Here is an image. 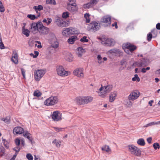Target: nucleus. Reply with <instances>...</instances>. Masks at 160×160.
Segmentation results:
<instances>
[{"label":"nucleus","instance_id":"obj_39","mask_svg":"<svg viewBox=\"0 0 160 160\" xmlns=\"http://www.w3.org/2000/svg\"><path fill=\"white\" fill-rule=\"evenodd\" d=\"M151 32L153 38H155L156 37L157 35V32L155 29L152 30Z\"/></svg>","mask_w":160,"mask_h":160},{"label":"nucleus","instance_id":"obj_26","mask_svg":"<svg viewBox=\"0 0 160 160\" xmlns=\"http://www.w3.org/2000/svg\"><path fill=\"white\" fill-rule=\"evenodd\" d=\"M22 33L28 37L29 35L30 31L28 29H25L24 26H23L22 28Z\"/></svg>","mask_w":160,"mask_h":160},{"label":"nucleus","instance_id":"obj_14","mask_svg":"<svg viewBox=\"0 0 160 160\" xmlns=\"http://www.w3.org/2000/svg\"><path fill=\"white\" fill-rule=\"evenodd\" d=\"M83 69L82 68H77L75 69L73 72V73L75 75L78 77L83 78Z\"/></svg>","mask_w":160,"mask_h":160},{"label":"nucleus","instance_id":"obj_59","mask_svg":"<svg viewBox=\"0 0 160 160\" xmlns=\"http://www.w3.org/2000/svg\"><path fill=\"white\" fill-rule=\"evenodd\" d=\"M99 0H91V2L94 5V6L96 5L98 2Z\"/></svg>","mask_w":160,"mask_h":160},{"label":"nucleus","instance_id":"obj_45","mask_svg":"<svg viewBox=\"0 0 160 160\" xmlns=\"http://www.w3.org/2000/svg\"><path fill=\"white\" fill-rule=\"evenodd\" d=\"M153 38V36L152 34L151 33V32H149L147 35V40L148 42H150L152 38Z\"/></svg>","mask_w":160,"mask_h":160},{"label":"nucleus","instance_id":"obj_24","mask_svg":"<svg viewBox=\"0 0 160 160\" xmlns=\"http://www.w3.org/2000/svg\"><path fill=\"white\" fill-rule=\"evenodd\" d=\"M84 98L85 101V104H87L89 102H91L93 99V98L90 96L84 97Z\"/></svg>","mask_w":160,"mask_h":160},{"label":"nucleus","instance_id":"obj_56","mask_svg":"<svg viewBox=\"0 0 160 160\" xmlns=\"http://www.w3.org/2000/svg\"><path fill=\"white\" fill-rule=\"evenodd\" d=\"M22 74L24 78H25V70L23 68H21Z\"/></svg>","mask_w":160,"mask_h":160},{"label":"nucleus","instance_id":"obj_55","mask_svg":"<svg viewBox=\"0 0 160 160\" xmlns=\"http://www.w3.org/2000/svg\"><path fill=\"white\" fill-rule=\"evenodd\" d=\"M15 142L17 145L19 146L20 143V141L18 138H17L15 139Z\"/></svg>","mask_w":160,"mask_h":160},{"label":"nucleus","instance_id":"obj_32","mask_svg":"<svg viewBox=\"0 0 160 160\" xmlns=\"http://www.w3.org/2000/svg\"><path fill=\"white\" fill-rule=\"evenodd\" d=\"M59 43L57 41H55L53 43H52L51 45V47L54 48H56L58 47Z\"/></svg>","mask_w":160,"mask_h":160},{"label":"nucleus","instance_id":"obj_6","mask_svg":"<svg viewBox=\"0 0 160 160\" xmlns=\"http://www.w3.org/2000/svg\"><path fill=\"white\" fill-rule=\"evenodd\" d=\"M78 33V30H75L74 28H65L62 32V34L66 37H68L70 34H77Z\"/></svg>","mask_w":160,"mask_h":160},{"label":"nucleus","instance_id":"obj_48","mask_svg":"<svg viewBox=\"0 0 160 160\" xmlns=\"http://www.w3.org/2000/svg\"><path fill=\"white\" fill-rule=\"evenodd\" d=\"M69 12H64L62 14V17L63 18H66L69 17Z\"/></svg>","mask_w":160,"mask_h":160},{"label":"nucleus","instance_id":"obj_44","mask_svg":"<svg viewBox=\"0 0 160 160\" xmlns=\"http://www.w3.org/2000/svg\"><path fill=\"white\" fill-rule=\"evenodd\" d=\"M27 17L30 18L31 20H34L37 18L34 15L29 14L27 16Z\"/></svg>","mask_w":160,"mask_h":160},{"label":"nucleus","instance_id":"obj_18","mask_svg":"<svg viewBox=\"0 0 160 160\" xmlns=\"http://www.w3.org/2000/svg\"><path fill=\"white\" fill-rule=\"evenodd\" d=\"M23 132V128L20 127H16L13 130V133L14 134H20L22 133Z\"/></svg>","mask_w":160,"mask_h":160},{"label":"nucleus","instance_id":"obj_22","mask_svg":"<svg viewBox=\"0 0 160 160\" xmlns=\"http://www.w3.org/2000/svg\"><path fill=\"white\" fill-rule=\"evenodd\" d=\"M77 50L78 51L77 54L78 56L79 57H82L83 54L85 52V50L81 47L78 48H77Z\"/></svg>","mask_w":160,"mask_h":160},{"label":"nucleus","instance_id":"obj_36","mask_svg":"<svg viewBox=\"0 0 160 160\" xmlns=\"http://www.w3.org/2000/svg\"><path fill=\"white\" fill-rule=\"evenodd\" d=\"M52 21V20L51 18H48L47 19L44 18L42 21V22H45L48 25H49L51 23Z\"/></svg>","mask_w":160,"mask_h":160},{"label":"nucleus","instance_id":"obj_52","mask_svg":"<svg viewBox=\"0 0 160 160\" xmlns=\"http://www.w3.org/2000/svg\"><path fill=\"white\" fill-rule=\"evenodd\" d=\"M97 59L98 60V62L99 64H101L102 63V57L100 55H98L97 56Z\"/></svg>","mask_w":160,"mask_h":160},{"label":"nucleus","instance_id":"obj_51","mask_svg":"<svg viewBox=\"0 0 160 160\" xmlns=\"http://www.w3.org/2000/svg\"><path fill=\"white\" fill-rule=\"evenodd\" d=\"M26 158L28 160H33V157L30 153H28L26 155Z\"/></svg>","mask_w":160,"mask_h":160},{"label":"nucleus","instance_id":"obj_10","mask_svg":"<svg viewBox=\"0 0 160 160\" xmlns=\"http://www.w3.org/2000/svg\"><path fill=\"white\" fill-rule=\"evenodd\" d=\"M41 22L40 21H38L37 23L33 22L31 24V27L32 29V32L34 34L38 32L39 28L40 26Z\"/></svg>","mask_w":160,"mask_h":160},{"label":"nucleus","instance_id":"obj_60","mask_svg":"<svg viewBox=\"0 0 160 160\" xmlns=\"http://www.w3.org/2000/svg\"><path fill=\"white\" fill-rule=\"evenodd\" d=\"M54 130L55 131L57 132H59L62 131V128H59L58 127H54Z\"/></svg>","mask_w":160,"mask_h":160},{"label":"nucleus","instance_id":"obj_34","mask_svg":"<svg viewBox=\"0 0 160 160\" xmlns=\"http://www.w3.org/2000/svg\"><path fill=\"white\" fill-rule=\"evenodd\" d=\"M159 123V122H152L149 123L143 126L144 127H148L150 126H152L153 125L158 124Z\"/></svg>","mask_w":160,"mask_h":160},{"label":"nucleus","instance_id":"obj_37","mask_svg":"<svg viewBox=\"0 0 160 160\" xmlns=\"http://www.w3.org/2000/svg\"><path fill=\"white\" fill-rule=\"evenodd\" d=\"M102 151H104L108 152L111 151L109 146L107 145H105L103 147H102Z\"/></svg>","mask_w":160,"mask_h":160},{"label":"nucleus","instance_id":"obj_13","mask_svg":"<svg viewBox=\"0 0 160 160\" xmlns=\"http://www.w3.org/2000/svg\"><path fill=\"white\" fill-rule=\"evenodd\" d=\"M67 8L71 12H74L78 10V8L75 3H74L73 5H72L71 3L68 4L67 5Z\"/></svg>","mask_w":160,"mask_h":160},{"label":"nucleus","instance_id":"obj_57","mask_svg":"<svg viewBox=\"0 0 160 160\" xmlns=\"http://www.w3.org/2000/svg\"><path fill=\"white\" fill-rule=\"evenodd\" d=\"M115 49H112L108 51V52L111 54L114 55V53L115 51Z\"/></svg>","mask_w":160,"mask_h":160},{"label":"nucleus","instance_id":"obj_41","mask_svg":"<svg viewBox=\"0 0 160 160\" xmlns=\"http://www.w3.org/2000/svg\"><path fill=\"white\" fill-rule=\"evenodd\" d=\"M52 143L55 144L56 146L58 147H59L60 146V141H58L56 139H55L53 141Z\"/></svg>","mask_w":160,"mask_h":160},{"label":"nucleus","instance_id":"obj_3","mask_svg":"<svg viewBox=\"0 0 160 160\" xmlns=\"http://www.w3.org/2000/svg\"><path fill=\"white\" fill-rule=\"evenodd\" d=\"M100 28V24L95 21L91 22L88 27V29L89 31L94 32L98 30Z\"/></svg>","mask_w":160,"mask_h":160},{"label":"nucleus","instance_id":"obj_17","mask_svg":"<svg viewBox=\"0 0 160 160\" xmlns=\"http://www.w3.org/2000/svg\"><path fill=\"white\" fill-rule=\"evenodd\" d=\"M23 136L28 139L32 143L33 141V138H32L31 134L27 131H24L23 132Z\"/></svg>","mask_w":160,"mask_h":160},{"label":"nucleus","instance_id":"obj_35","mask_svg":"<svg viewBox=\"0 0 160 160\" xmlns=\"http://www.w3.org/2000/svg\"><path fill=\"white\" fill-rule=\"evenodd\" d=\"M34 9L35 10V11L38 10L39 11H40L41 10L43 9V7L42 5H39L38 6H34L33 7Z\"/></svg>","mask_w":160,"mask_h":160},{"label":"nucleus","instance_id":"obj_23","mask_svg":"<svg viewBox=\"0 0 160 160\" xmlns=\"http://www.w3.org/2000/svg\"><path fill=\"white\" fill-rule=\"evenodd\" d=\"M77 38L76 36H73L70 37L68 40V42L69 43L73 44L74 43L75 41Z\"/></svg>","mask_w":160,"mask_h":160},{"label":"nucleus","instance_id":"obj_38","mask_svg":"<svg viewBox=\"0 0 160 160\" xmlns=\"http://www.w3.org/2000/svg\"><path fill=\"white\" fill-rule=\"evenodd\" d=\"M55 0H46V3L47 4H51L55 5L56 4Z\"/></svg>","mask_w":160,"mask_h":160},{"label":"nucleus","instance_id":"obj_8","mask_svg":"<svg viewBox=\"0 0 160 160\" xmlns=\"http://www.w3.org/2000/svg\"><path fill=\"white\" fill-rule=\"evenodd\" d=\"M51 117L54 121L58 122L62 119V113L58 111L53 112Z\"/></svg>","mask_w":160,"mask_h":160},{"label":"nucleus","instance_id":"obj_4","mask_svg":"<svg viewBox=\"0 0 160 160\" xmlns=\"http://www.w3.org/2000/svg\"><path fill=\"white\" fill-rule=\"evenodd\" d=\"M58 101V99L57 97L52 96L47 98L44 102V104L47 106H52L56 104Z\"/></svg>","mask_w":160,"mask_h":160},{"label":"nucleus","instance_id":"obj_1","mask_svg":"<svg viewBox=\"0 0 160 160\" xmlns=\"http://www.w3.org/2000/svg\"><path fill=\"white\" fill-rule=\"evenodd\" d=\"M129 151L131 154L137 157H140L141 155V152L140 149L133 145H129L128 146Z\"/></svg>","mask_w":160,"mask_h":160},{"label":"nucleus","instance_id":"obj_2","mask_svg":"<svg viewBox=\"0 0 160 160\" xmlns=\"http://www.w3.org/2000/svg\"><path fill=\"white\" fill-rule=\"evenodd\" d=\"M123 48L125 52L127 54H129L137 48L136 46L131 44L130 43H127L123 45Z\"/></svg>","mask_w":160,"mask_h":160},{"label":"nucleus","instance_id":"obj_40","mask_svg":"<svg viewBox=\"0 0 160 160\" xmlns=\"http://www.w3.org/2000/svg\"><path fill=\"white\" fill-rule=\"evenodd\" d=\"M5 11V8L2 2L0 1V12H3Z\"/></svg>","mask_w":160,"mask_h":160},{"label":"nucleus","instance_id":"obj_16","mask_svg":"<svg viewBox=\"0 0 160 160\" xmlns=\"http://www.w3.org/2000/svg\"><path fill=\"white\" fill-rule=\"evenodd\" d=\"M112 86L111 85H107L104 87H102L99 89L100 91L104 90L105 93H108L112 90Z\"/></svg>","mask_w":160,"mask_h":160},{"label":"nucleus","instance_id":"obj_43","mask_svg":"<svg viewBox=\"0 0 160 160\" xmlns=\"http://www.w3.org/2000/svg\"><path fill=\"white\" fill-rule=\"evenodd\" d=\"M2 142L4 146L7 148H9V146L8 142L5 139L2 140Z\"/></svg>","mask_w":160,"mask_h":160},{"label":"nucleus","instance_id":"obj_12","mask_svg":"<svg viewBox=\"0 0 160 160\" xmlns=\"http://www.w3.org/2000/svg\"><path fill=\"white\" fill-rule=\"evenodd\" d=\"M139 95V92L137 91L132 92L128 97L129 100L134 101L137 99Z\"/></svg>","mask_w":160,"mask_h":160},{"label":"nucleus","instance_id":"obj_46","mask_svg":"<svg viewBox=\"0 0 160 160\" xmlns=\"http://www.w3.org/2000/svg\"><path fill=\"white\" fill-rule=\"evenodd\" d=\"M33 95L35 96L39 97L41 95V93L38 91H35L34 92Z\"/></svg>","mask_w":160,"mask_h":160},{"label":"nucleus","instance_id":"obj_7","mask_svg":"<svg viewBox=\"0 0 160 160\" xmlns=\"http://www.w3.org/2000/svg\"><path fill=\"white\" fill-rule=\"evenodd\" d=\"M34 78L36 81H39L45 73V71L43 70H36L34 72Z\"/></svg>","mask_w":160,"mask_h":160},{"label":"nucleus","instance_id":"obj_20","mask_svg":"<svg viewBox=\"0 0 160 160\" xmlns=\"http://www.w3.org/2000/svg\"><path fill=\"white\" fill-rule=\"evenodd\" d=\"M117 95V93L116 91L111 92L109 95V101L110 102H113L115 99Z\"/></svg>","mask_w":160,"mask_h":160},{"label":"nucleus","instance_id":"obj_27","mask_svg":"<svg viewBox=\"0 0 160 160\" xmlns=\"http://www.w3.org/2000/svg\"><path fill=\"white\" fill-rule=\"evenodd\" d=\"M137 143L138 145L141 146H143L145 144V141L142 138H141L138 140Z\"/></svg>","mask_w":160,"mask_h":160},{"label":"nucleus","instance_id":"obj_49","mask_svg":"<svg viewBox=\"0 0 160 160\" xmlns=\"http://www.w3.org/2000/svg\"><path fill=\"white\" fill-rule=\"evenodd\" d=\"M86 36H84L81 39L80 41L83 42H88V40Z\"/></svg>","mask_w":160,"mask_h":160},{"label":"nucleus","instance_id":"obj_25","mask_svg":"<svg viewBox=\"0 0 160 160\" xmlns=\"http://www.w3.org/2000/svg\"><path fill=\"white\" fill-rule=\"evenodd\" d=\"M123 55V52L119 49H116L114 55L116 56L121 57Z\"/></svg>","mask_w":160,"mask_h":160},{"label":"nucleus","instance_id":"obj_54","mask_svg":"<svg viewBox=\"0 0 160 160\" xmlns=\"http://www.w3.org/2000/svg\"><path fill=\"white\" fill-rule=\"evenodd\" d=\"M20 148L18 147V146L13 148V150L15 151H16L15 153H17V154H18V152L20 151Z\"/></svg>","mask_w":160,"mask_h":160},{"label":"nucleus","instance_id":"obj_15","mask_svg":"<svg viewBox=\"0 0 160 160\" xmlns=\"http://www.w3.org/2000/svg\"><path fill=\"white\" fill-rule=\"evenodd\" d=\"M101 22L103 23H106V25H105V27H107L110 25L111 23V17L109 16H104L101 19Z\"/></svg>","mask_w":160,"mask_h":160},{"label":"nucleus","instance_id":"obj_61","mask_svg":"<svg viewBox=\"0 0 160 160\" xmlns=\"http://www.w3.org/2000/svg\"><path fill=\"white\" fill-rule=\"evenodd\" d=\"M39 52L37 51H34V54H35L33 56V58H36L39 55Z\"/></svg>","mask_w":160,"mask_h":160},{"label":"nucleus","instance_id":"obj_29","mask_svg":"<svg viewBox=\"0 0 160 160\" xmlns=\"http://www.w3.org/2000/svg\"><path fill=\"white\" fill-rule=\"evenodd\" d=\"M5 153V148L2 145L0 146V157H2L4 155Z\"/></svg>","mask_w":160,"mask_h":160},{"label":"nucleus","instance_id":"obj_11","mask_svg":"<svg viewBox=\"0 0 160 160\" xmlns=\"http://www.w3.org/2000/svg\"><path fill=\"white\" fill-rule=\"evenodd\" d=\"M41 23L40 26L39 28L38 32L42 34H48L49 32L48 28L44 26L43 25L42 22H40Z\"/></svg>","mask_w":160,"mask_h":160},{"label":"nucleus","instance_id":"obj_28","mask_svg":"<svg viewBox=\"0 0 160 160\" xmlns=\"http://www.w3.org/2000/svg\"><path fill=\"white\" fill-rule=\"evenodd\" d=\"M94 5L92 4L91 2H90L86 4L83 5V8H90L93 7Z\"/></svg>","mask_w":160,"mask_h":160},{"label":"nucleus","instance_id":"obj_63","mask_svg":"<svg viewBox=\"0 0 160 160\" xmlns=\"http://www.w3.org/2000/svg\"><path fill=\"white\" fill-rule=\"evenodd\" d=\"M17 155L18 154H17V153H15V154L13 156V157L10 159V160H14Z\"/></svg>","mask_w":160,"mask_h":160},{"label":"nucleus","instance_id":"obj_42","mask_svg":"<svg viewBox=\"0 0 160 160\" xmlns=\"http://www.w3.org/2000/svg\"><path fill=\"white\" fill-rule=\"evenodd\" d=\"M132 80L133 81H137L138 82L140 81V79L137 74H135L134 75V77L132 78Z\"/></svg>","mask_w":160,"mask_h":160},{"label":"nucleus","instance_id":"obj_33","mask_svg":"<svg viewBox=\"0 0 160 160\" xmlns=\"http://www.w3.org/2000/svg\"><path fill=\"white\" fill-rule=\"evenodd\" d=\"M59 20L58 22L57 23V25L60 27H63L64 26V24L65 23V22H63L62 21H61L60 20V19H57V21Z\"/></svg>","mask_w":160,"mask_h":160},{"label":"nucleus","instance_id":"obj_62","mask_svg":"<svg viewBox=\"0 0 160 160\" xmlns=\"http://www.w3.org/2000/svg\"><path fill=\"white\" fill-rule=\"evenodd\" d=\"M147 140L148 143L150 144L151 143L152 138L151 137H149L147 138Z\"/></svg>","mask_w":160,"mask_h":160},{"label":"nucleus","instance_id":"obj_64","mask_svg":"<svg viewBox=\"0 0 160 160\" xmlns=\"http://www.w3.org/2000/svg\"><path fill=\"white\" fill-rule=\"evenodd\" d=\"M156 28L158 30H160V23H158L156 25Z\"/></svg>","mask_w":160,"mask_h":160},{"label":"nucleus","instance_id":"obj_30","mask_svg":"<svg viewBox=\"0 0 160 160\" xmlns=\"http://www.w3.org/2000/svg\"><path fill=\"white\" fill-rule=\"evenodd\" d=\"M73 56L71 53H68L66 56V60L69 62H71L73 60Z\"/></svg>","mask_w":160,"mask_h":160},{"label":"nucleus","instance_id":"obj_47","mask_svg":"<svg viewBox=\"0 0 160 160\" xmlns=\"http://www.w3.org/2000/svg\"><path fill=\"white\" fill-rule=\"evenodd\" d=\"M100 92H98V94L99 96H101L103 98L106 95L107 93H105L104 90L100 91Z\"/></svg>","mask_w":160,"mask_h":160},{"label":"nucleus","instance_id":"obj_53","mask_svg":"<svg viewBox=\"0 0 160 160\" xmlns=\"http://www.w3.org/2000/svg\"><path fill=\"white\" fill-rule=\"evenodd\" d=\"M153 147L156 150L160 148V145L158 143H155L153 144Z\"/></svg>","mask_w":160,"mask_h":160},{"label":"nucleus","instance_id":"obj_5","mask_svg":"<svg viewBox=\"0 0 160 160\" xmlns=\"http://www.w3.org/2000/svg\"><path fill=\"white\" fill-rule=\"evenodd\" d=\"M56 71L58 74L61 76H67L70 73V72L65 71L63 67L61 65L57 66Z\"/></svg>","mask_w":160,"mask_h":160},{"label":"nucleus","instance_id":"obj_31","mask_svg":"<svg viewBox=\"0 0 160 160\" xmlns=\"http://www.w3.org/2000/svg\"><path fill=\"white\" fill-rule=\"evenodd\" d=\"M1 120L7 124H9L10 122V117L7 116L5 118H2Z\"/></svg>","mask_w":160,"mask_h":160},{"label":"nucleus","instance_id":"obj_19","mask_svg":"<svg viewBox=\"0 0 160 160\" xmlns=\"http://www.w3.org/2000/svg\"><path fill=\"white\" fill-rule=\"evenodd\" d=\"M76 100L78 104L79 105L85 104V101L84 97H79L77 98Z\"/></svg>","mask_w":160,"mask_h":160},{"label":"nucleus","instance_id":"obj_58","mask_svg":"<svg viewBox=\"0 0 160 160\" xmlns=\"http://www.w3.org/2000/svg\"><path fill=\"white\" fill-rule=\"evenodd\" d=\"M137 65L138 67H143L144 65V64L142 61H141L138 63Z\"/></svg>","mask_w":160,"mask_h":160},{"label":"nucleus","instance_id":"obj_21","mask_svg":"<svg viewBox=\"0 0 160 160\" xmlns=\"http://www.w3.org/2000/svg\"><path fill=\"white\" fill-rule=\"evenodd\" d=\"M11 61L15 64H17L18 63V55L16 52L15 53H13Z\"/></svg>","mask_w":160,"mask_h":160},{"label":"nucleus","instance_id":"obj_50","mask_svg":"<svg viewBox=\"0 0 160 160\" xmlns=\"http://www.w3.org/2000/svg\"><path fill=\"white\" fill-rule=\"evenodd\" d=\"M5 48L4 45L2 42L1 37H0V48L2 49Z\"/></svg>","mask_w":160,"mask_h":160},{"label":"nucleus","instance_id":"obj_9","mask_svg":"<svg viewBox=\"0 0 160 160\" xmlns=\"http://www.w3.org/2000/svg\"><path fill=\"white\" fill-rule=\"evenodd\" d=\"M101 43L106 46H113L115 44V41L111 38H108L103 41L101 39Z\"/></svg>","mask_w":160,"mask_h":160}]
</instances>
